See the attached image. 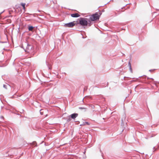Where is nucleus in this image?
Returning a JSON list of instances; mask_svg holds the SVG:
<instances>
[{
	"instance_id": "nucleus-8",
	"label": "nucleus",
	"mask_w": 159,
	"mask_h": 159,
	"mask_svg": "<svg viewBox=\"0 0 159 159\" xmlns=\"http://www.w3.org/2000/svg\"><path fill=\"white\" fill-rule=\"evenodd\" d=\"M29 30L30 31H32L33 29V27L32 26H29L28 28Z\"/></svg>"
},
{
	"instance_id": "nucleus-3",
	"label": "nucleus",
	"mask_w": 159,
	"mask_h": 159,
	"mask_svg": "<svg viewBox=\"0 0 159 159\" xmlns=\"http://www.w3.org/2000/svg\"><path fill=\"white\" fill-rule=\"evenodd\" d=\"M75 24V21L70 22L68 23L65 24L64 26L66 28H72L74 27Z\"/></svg>"
},
{
	"instance_id": "nucleus-5",
	"label": "nucleus",
	"mask_w": 159,
	"mask_h": 159,
	"mask_svg": "<svg viewBox=\"0 0 159 159\" xmlns=\"http://www.w3.org/2000/svg\"><path fill=\"white\" fill-rule=\"evenodd\" d=\"M78 115L77 113H74L70 115L71 118L73 119H75Z\"/></svg>"
},
{
	"instance_id": "nucleus-4",
	"label": "nucleus",
	"mask_w": 159,
	"mask_h": 159,
	"mask_svg": "<svg viewBox=\"0 0 159 159\" xmlns=\"http://www.w3.org/2000/svg\"><path fill=\"white\" fill-rule=\"evenodd\" d=\"M32 46L30 45H28L26 48L25 51L28 53H30L33 51Z\"/></svg>"
},
{
	"instance_id": "nucleus-7",
	"label": "nucleus",
	"mask_w": 159,
	"mask_h": 159,
	"mask_svg": "<svg viewBox=\"0 0 159 159\" xmlns=\"http://www.w3.org/2000/svg\"><path fill=\"white\" fill-rule=\"evenodd\" d=\"M21 5L22 6L24 10L25 11V3H21Z\"/></svg>"
},
{
	"instance_id": "nucleus-6",
	"label": "nucleus",
	"mask_w": 159,
	"mask_h": 159,
	"mask_svg": "<svg viewBox=\"0 0 159 159\" xmlns=\"http://www.w3.org/2000/svg\"><path fill=\"white\" fill-rule=\"evenodd\" d=\"M71 16L73 17H79L80 15L77 13L71 14Z\"/></svg>"
},
{
	"instance_id": "nucleus-11",
	"label": "nucleus",
	"mask_w": 159,
	"mask_h": 159,
	"mask_svg": "<svg viewBox=\"0 0 159 159\" xmlns=\"http://www.w3.org/2000/svg\"><path fill=\"white\" fill-rule=\"evenodd\" d=\"M85 124H87V125H89V123L87 122H85Z\"/></svg>"
},
{
	"instance_id": "nucleus-2",
	"label": "nucleus",
	"mask_w": 159,
	"mask_h": 159,
	"mask_svg": "<svg viewBox=\"0 0 159 159\" xmlns=\"http://www.w3.org/2000/svg\"><path fill=\"white\" fill-rule=\"evenodd\" d=\"M99 16L97 13L93 14L90 18V20L92 21L97 20L99 19Z\"/></svg>"
},
{
	"instance_id": "nucleus-10",
	"label": "nucleus",
	"mask_w": 159,
	"mask_h": 159,
	"mask_svg": "<svg viewBox=\"0 0 159 159\" xmlns=\"http://www.w3.org/2000/svg\"><path fill=\"white\" fill-rule=\"evenodd\" d=\"M79 109H83L84 110V111H86V108H83V107H79Z\"/></svg>"
},
{
	"instance_id": "nucleus-9",
	"label": "nucleus",
	"mask_w": 159,
	"mask_h": 159,
	"mask_svg": "<svg viewBox=\"0 0 159 159\" xmlns=\"http://www.w3.org/2000/svg\"><path fill=\"white\" fill-rule=\"evenodd\" d=\"M129 68H130V70H132V68H131V64H130V62H129Z\"/></svg>"
},
{
	"instance_id": "nucleus-1",
	"label": "nucleus",
	"mask_w": 159,
	"mask_h": 159,
	"mask_svg": "<svg viewBox=\"0 0 159 159\" xmlns=\"http://www.w3.org/2000/svg\"><path fill=\"white\" fill-rule=\"evenodd\" d=\"M79 24L82 26H86L88 25L87 19L84 18H80L79 19Z\"/></svg>"
}]
</instances>
